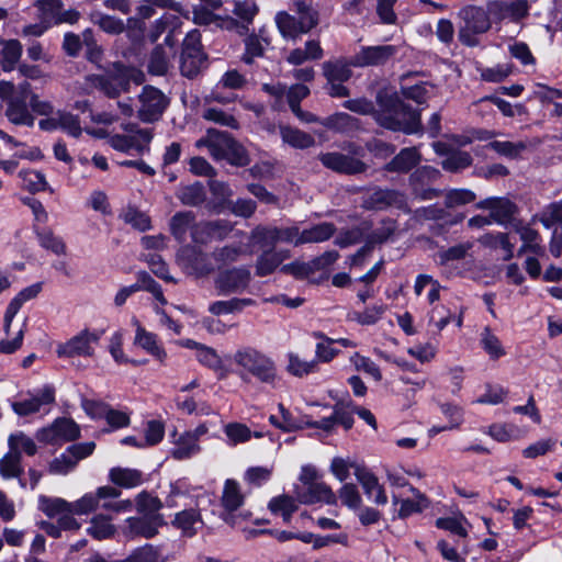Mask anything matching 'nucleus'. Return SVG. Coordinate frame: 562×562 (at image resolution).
Masks as SVG:
<instances>
[{
    "label": "nucleus",
    "instance_id": "nucleus-39",
    "mask_svg": "<svg viewBox=\"0 0 562 562\" xmlns=\"http://www.w3.org/2000/svg\"><path fill=\"white\" fill-rule=\"evenodd\" d=\"M24 472L22 467V456L20 451H9L0 459V475L4 480L20 479Z\"/></svg>",
    "mask_w": 562,
    "mask_h": 562
},
{
    "label": "nucleus",
    "instance_id": "nucleus-29",
    "mask_svg": "<svg viewBox=\"0 0 562 562\" xmlns=\"http://www.w3.org/2000/svg\"><path fill=\"white\" fill-rule=\"evenodd\" d=\"M233 12L240 21L231 20L228 29L236 31L239 35L247 34L254 18L258 13L257 4L250 0L239 1L235 3Z\"/></svg>",
    "mask_w": 562,
    "mask_h": 562
},
{
    "label": "nucleus",
    "instance_id": "nucleus-58",
    "mask_svg": "<svg viewBox=\"0 0 562 562\" xmlns=\"http://www.w3.org/2000/svg\"><path fill=\"white\" fill-rule=\"evenodd\" d=\"M224 434L227 437L229 446H237L249 441L252 437V431L249 427L241 423H228L224 426Z\"/></svg>",
    "mask_w": 562,
    "mask_h": 562
},
{
    "label": "nucleus",
    "instance_id": "nucleus-56",
    "mask_svg": "<svg viewBox=\"0 0 562 562\" xmlns=\"http://www.w3.org/2000/svg\"><path fill=\"white\" fill-rule=\"evenodd\" d=\"M515 232L520 236L522 243L529 246L530 252L536 255L543 254L544 248L541 245L540 235L536 229L529 225L519 223L515 225Z\"/></svg>",
    "mask_w": 562,
    "mask_h": 562
},
{
    "label": "nucleus",
    "instance_id": "nucleus-15",
    "mask_svg": "<svg viewBox=\"0 0 562 562\" xmlns=\"http://www.w3.org/2000/svg\"><path fill=\"white\" fill-rule=\"evenodd\" d=\"M5 116L14 125H24L32 127L35 117L30 110L27 99V81L18 85V91L13 98L7 102Z\"/></svg>",
    "mask_w": 562,
    "mask_h": 562
},
{
    "label": "nucleus",
    "instance_id": "nucleus-24",
    "mask_svg": "<svg viewBox=\"0 0 562 562\" xmlns=\"http://www.w3.org/2000/svg\"><path fill=\"white\" fill-rule=\"evenodd\" d=\"M295 498L301 504L306 505L315 504L318 502L334 505L337 502L335 493L322 480L305 486H296Z\"/></svg>",
    "mask_w": 562,
    "mask_h": 562
},
{
    "label": "nucleus",
    "instance_id": "nucleus-10",
    "mask_svg": "<svg viewBox=\"0 0 562 562\" xmlns=\"http://www.w3.org/2000/svg\"><path fill=\"white\" fill-rule=\"evenodd\" d=\"M205 54L201 45V34L193 30L187 34L182 43L180 71L184 77H195L205 64Z\"/></svg>",
    "mask_w": 562,
    "mask_h": 562
},
{
    "label": "nucleus",
    "instance_id": "nucleus-9",
    "mask_svg": "<svg viewBox=\"0 0 562 562\" xmlns=\"http://www.w3.org/2000/svg\"><path fill=\"white\" fill-rule=\"evenodd\" d=\"M351 58L339 57L324 61L322 65L323 76L327 80V91L333 98H345L349 95V89L344 86L352 76Z\"/></svg>",
    "mask_w": 562,
    "mask_h": 562
},
{
    "label": "nucleus",
    "instance_id": "nucleus-35",
    "mask_svg": "<svg viewBox=\"0 0 562 562\" xmlns=\"http://www.w3.org/2000/svg\"><path fill=\"white\" fill-rule=\"evenodd\" d=\"M195 224V215L191 211L178 212L170 220V232L180 243L187 240L188 232L192 234Z\"/></svg>",
    "mask_w": 562,
    "mask_h": 562
},
{
    "label": "nucleus",
    "instance_id": "nucleus-63",
    "mask_svg": "<svg viewBox=\"0 0 562 562\" xmlns=\"http://www.w3.org/2000/svg\"><path fill=\"white\" fill-rule=\"evenodd\" d=\"M9 449L34 456L37 452L35 441L22 431L11 434L8 439Z\"/></svg>",
    "mask_w": 562,
    "mask_h": 562
},
{
    "label": "nucleus",
    "instance_id": "nucleus-26",
    "mask_svg": "<svg viewBox=\"0 0 562 562\" xmlns=\"http://www.w3.org/2000/svg\"><path fill=\"white\" fill-rule=\"evenodd\" d=\"M355 476L361 484L366 496L376 505L387 504V495L384 487L379 483L378 477L367 468L357 465Z\"/></svg>",
    "mask_w": 562,
    "mask_h": 562
},
{
    "label": "nucleus",
    "instance_id": "nucleus-64",
    "mask_svg": "<svg viewBox=\"0 0 562 562\" xmlns=\"http://www.w3.org/2000/svg\"><path fill=\"white\" fill-rule=\"evenodd\" d=\"M324 125L340 133H347L357 128V120L344 112L336 113L326 119Z\"/></svg>",
    "mask_w": 562,
    "mask_h": 562
},
{
    "label": "nucleus",
    "instance_id": "nucleus-5",
    "mask_svg": "<svg viewBox=\"0 0 562 562\" xmlns=\"http://www.w3.org/2000/svg\"><path fill=\"white\" fill-rule=\"evenodd\" d=\"M234 362L241 369V379L250 374L262 383L272 384L277 378L274 361L254 347H241L234 355Z\"/></svg>",
    "mask_w": 562,
    "mask_h": 562
},
{
    "label": "nucleus",
    "instance_id": "nucleus-30",
    "mask_svg": "<svg viewBox=\"0 0 562 562\" xmlns=\"http://www.w3.org/2000/svg\"><path fill=\"white\" fill-rule=\"evenodd\" d=\"M171 522L187 537L194 536L203 527L200 510L195 508H188L177 513Z\"/></svg>",
    "mask_w": 562,
    "mask_h": 562
},
{
    "label": "nucleus",
    "instance_id": "nucleus-41",
    "mask_svg": "<svg viewBox=\"0 0 562 562\" xmlns=\"http://www.w3.org/2000/svg\"><path fill=\"white\" fill-rule=\"evenodd\" d=\"M250 239L260 250L278 249L276 246L279 241L277 226H257L251 231Z\"/></svg>",
    "mask_w": 562,
    "mask_h": 562
},
{
    "label": "nucleus",
    "instance_id": "nucleus-62",
    "mask_svg": "<svg viewBox=\"0 0 562 562\" xmlns=\"http://www.w3.org/2000/svg\"><path fill=\"white\" fill-rule=\"evenodd\" d=\"M472 161L473 159L469 153L453 150L442 160L441 166L447 171L458 172L470 167Z\"/></svg>",
    "mask_w": 562,
    "mask_h": 562
},
{
    "label": "nucleus",
    "instance_id": "nucleus-53",
    "mask_svg": "<svg viewBox=\"0 0 562 562\" xmlns=\"http://www.w3.org/2000/svg\"><path fill=\"white\" fill-rule=\"evenodd\" d=\"M34 7L40 12V20L49 25H55L60 10L64 8L61 0H36Z\"/></svg>",
    "mask_w": 562,
    "mask_h": 562
},
{
    "label": "nucleus",
    "instance_id": "nucleus-51",
    "mask_svg": "<svg viewBox=\"0 0 562 562\" xmlns=\"http://www.w3.org/2000/svg\"><path fill=\"white\" fill-rule=\"evenodd\" d=\"M90 495L98 496V505L93 508L92 512L97 509H104L106 512L115 513V499L121 495V491L113 486H100L95 492H90Z\"/></svg>",
    "mask_w": 562,
    "mask_h": 562
},
{
    "label": "nucleus",
    "instance_id": "nucleus-45",
    "mask_svg": "<svg viewBox=\"0 0 562 562\" xmlns=\"http://www.w3.org/2000/svg\"><path fill=\"white\" fill-rule=\"evenodd\" d=\"M177 196L184 205L198 206L206 199V192L201 182H194L189 186L180 187Z\"/></svg>",
    "mask_w": 562,
    "mask_h": 562
},
{
    "label": "nucleus",
    "instance_id": "nucleus-44",
    "mask_svg": "<svg viewBox=\"0 0 562 562\" xmlns=\"http://www.w3.org/2000/svg\"><path fill=\"white\" fill-rule=\"evenodd\" d=\"M280 135L285 144L299 149L308 148L315 143L313 136L291 126H281Z\"/></svg>",
    "mask_w": 562,
    "mask_h": 562
},
{
    "label": "nucleus",
    "instance_id": "nucleus-12",
    "mask_svg": "<svg viewBox=\"0 0 562 562\" xmlns=\"http://www.w3.org/2000/svg\"><path fill=\"white\" fill-rule=\"evenodd\" d=\"M212 256L195 247H183L177 255L178 265L190 276L202 278L214 271Z\"/></svg>",
    "mask_w": 562,
    "mask_h": 562
},
{
    "label": "nucleus",
    "instance_id": "nucleus-3",
    "mask_svg": "<svg viewBox=\"0 0 562 562\" xmlns=\"http://www.w3.org/2000/svg\"><path fill=\"white\" fill-rule=\"evenodd\" d=\"M295 14L280 11L276 14L277 27L284 40H297L307 34L319 21L318 12L313 9L312 0H291Z\"/></svg>",
    "mask_w": 562,
    "mask_h": 562
},
{
    "label": "nucleus",
    "instance_id": "nucleus-47",
    "mask_svg": "<svg viewBox=\"0 0 562 562\" xmlns=\"http://www.w3.org/2000/svg\"><path fill=\"white\" fill-rule=\"evenodd\" d=\"M480 344L492 360H497L506 355L499 338L492 333L490 327H484L480 335Z\"/></svg>",
    "mask_w": 562,
    "mask_h": 562
},
{
    "label": "nucleus",
    "instance_id": "nucleus-27",
    "mask_svg": "<svg viewBox=\"0 0 562 562\" xmlns=\"http://www.w3.org/2000/svg\"><path fill=\"white\" fill-rule=\"evenodd\" d=\"M42 285H43L42 282H36L32 285H29V286L24 288L23 290H21L10 301V303L5 310V313H4V317H3V323H4L3 330L7 335H9L12 321L15 317V315L19 313L22 305L25 302L36 297L40 294V292L42 291Z\"/></svg>",
    "mask_w": 562,
    "mask_h": 562
},
{
    "label": "nucleus",
    "instance_id": "nucleus-37",
    "mask_svg": "<svg viewBox=\"0 0 562 562\" xmlns=\"http://www.w3.org/2000/svg\"><path fill=\"white\" fill-rule=\"evenodd\" d=\"M110 481L124 488H133L143 483L140 471L127 468H112L109 473Z\"/></svg>",
    "mask_w": 562,
    "mask_h": 562
},
{
    "label": "nucleus",
    "instance_id": "nucleus-43",
    "mask_svg": "<svg viewBox=\"0 0 562 562\" xmlns=\"http://www.w3.org/2000/svg\"><path fill=\"white\" fill-rule=\"evenodd\" d=\"M87 532L97 540H103L112 537L115 532V527L112 524V516L102 514L93 516Z\"/></svg>",
    "mask_w": 562,
    "mask_h": 562
},
{
    "label": "nucleus",
    "instance_id": "nucleus-11",
    "mask_svg": "<svg viewBox=\"0 0 562 562\" xmlns=\"http://www.w3.org/2000/svg\"><path fill=\"white\" fill-rule=\"evenodd\" d=\"M35 437L45 445H60L77 440L80 437V427L71 418L58 417L47 427L38 429Z\"/></svg>",
    "mask_w": 562,
    "mask_h": 562
},
{
    "label": "nucleus",
    "instance_id": "nucleus-32",
    "mask_svg": "<svg viewBox=\"0 0 562 562\" xmlns=\"http://www.w3.org/2000/svg\"><path fill=\"white\" fill-rule=\"evenodd\" d=\"M0 65L3 71L9 72L15 69L19 64L23 47L18 40H2L0 37Z\"/></svg>",
    "mask_w": 562,
    "mask_h": 562
},
{
    "label": "nucleus",
    "instance_id": "nucleus-1",
    "mask_svg": "<svg viewBox=\"0 0 562 562\" xmlns=\"http://www.w3.org/2000/svg\"><path fill=\"white\" fill-rule=\"evenodd\" d=\"M376 104L366 98L350 99L342 106L351 112L372 114L376 123L391 131L416 134L422 131L420 110L405 104L393 89H381L376 93Z\"/></svg>",
    "mask_w": 562,
    "mask_h": 562
},
{
    "label": "nucleus",
    "instance_id": "nucleus-46",
    "mask_svg": "<svg viewBox=\"0 0 562 562\" xmlns=\"http://www.w3.org/2000/svg\"><path fill=\"white\" fill-rule=\"evenodd\" d=\"M256 302L249 297H234L228 301H215L209 306L210 313L213 315H223L235 312H240L247 306L255 305Z\"/></svg>",
    "mask_w": 562,
    "mask_h": 562
},
{
    "label": "nucleus",
    "instance_id": "nucleus-22",
    "mask_svg": "<svg viewBox=\"0 0 562 562\" xmlns=\"http://www.w3.org/2000/svg\"><path fill=\"white\" fill-rule=\"evenodd\" d=\"M487 10L493 20L518 21L528 14L529 7L526 0H493L487 3Z\"/></svg>",
    "mask_w": 562,
    "mask_h": 562
},
{
    "label": "nucleus",
    "instance_id": "nucleus-33",
    "mask_svg": "<svg viewBox=\"0 0 562 562\" xmlns=\"http://www.w3.org/2000/svg\"><path fill=\"white\" fill-rule=\"evenodd\" d=\"M420 160V155L415 147L403 148L390 162L385 170L391 172H407Z\"/></svg>",
    "mask_w": 562,
    "mask_h": 562
},
{
    "label": "nucleus",
    "instance_id": "nucleus-61",
    "mask_svg": "<svg viewBox=\"0 0 562 562\" xmlns=\"http://www.w3.org/2000/svg\"><path fill=\"white\" fill-rule=\"evenodd\" d=\"M138 288V291H147L154 295V297L161 304L166 305L167 300L164 295L162 289L158 282H156L150 274L146 271H140L137 274V282L134 283Z\"/></svg>",
    "mask_w": 562,
    "mask_h": 562
},
{
    "label": "nucleus",
    "instance_id": "nucleus-8",
    "mask_svg": "<svg viewBox=\"0 0 562 562\" xmlns=\"http://www.w3.org/2000/svg\"><path fill=\"white\" fill-rule=\"evenodd\" d=\"M98 496L85 494L76 502H67L59 497H38V508L49 518L60 516L66 512H76L77 515H88L98 505Z\"/></svg>",
    "mask_w": 562,
    "mask_h": 562
},
{
    "label": "nucleus",
    "instance_id": "nucleus-60",
    "mask_svg": "<svg viewBox=\"0 0 562 562\" xmlns=\"http://www.w3.org/2000/svg\"><path fill=\"white\" fill-rule=\"evenodd\" d=\"M202 116L206 121L222 126L231 127L233 130H237L239 127L238 121L232 113L216 106H209L205 109Z\"/></svg>",
    "mask_w": 562,
    "mask_h": 562
},
{
    "label": "nucleus",
    "instance_id": "nucleus-52",
    "mask_svg": "<svg viewBox=\"0 0 562 562\" xmlns=\"http://www.w3.org/2000/svg\"><path fill=\"white\" fill-rule=\"evenodd\" d=\"M286 371L294 376L302 378L317 370V360H303L294 352L288 353Z\"/></svg>",
    "mask_w": 562,
    "mask_h": 562
},
{
    "label": "nucleus",
    "instance_id": "nucleus-31",
    "mask_svg": "<svg viewBox=\"0 0 562 562\" xmlns=\"http://www.w3.org/2000/svg\"><path fill=\"white\" fill-rule=\"evenodd\" d=\"M134 345L138 346L159 362L164 363L167 352L155 333L145 328H138V335H135Z\"/></svg>",
    "mask_w": 562,
    "mask_h": 562
},
{
    "label": "nucleus",
    "instance_id": "nucleus-20",
    "mask_svg": "<svg viewBox=\"0 0 562 562\" xmlns=\"http://www.w3.org/2000/svg\"><path fill=\"white\" fill-rule=\"evenodd\" d=\"M318 159L324 167L338 173L357 175L367 169L360 159L337 151L319 154Z\"/></svg>",
    "mask_w": 562,
    "mask_h": 562
},
{
    "label": "nucleus",
    "instance_id": "nucleus-55",
    "mask_svg": "<svg viewBox=\"0 0 562 562\" xmlns=\"http://www.w3.org/2000/svg\"><path fill=\"white\" fill-rule=\"evenodd\" d=\"M35 233L41 247L50 250L55 255H64L66 252V245L63 239L56 236L49 228L38 229L35 227Z\"/></svg>",
    "mask_w": 562,
    "mask_h": 562
},
{
    "label": "nucleus",
    "instance_id": "nucleus-59",
    "mask_svg": "<svg viewBox=\"0 0 562 562\" xmlns=\"http://www.w3.org/2000/svg\"><path fill=\"white\" fill-rule=\"evenodd\" d=\"M273 514H280L285 522H289L292 514L296 512L295 499L289 495L273 497L268 505Z\"/></svg>",
    "mask_w": 562,
    "mask_h": 562
},
{
    "label": "nucleus",
    "instance_id": "nucleus-40",
    "mask_svg": "<svg viewBox=\"0 0 562 562\" xmlns=\"http://www.w3.org/2000/svg\"><path fill=\"white\" fill-rule=\"evenodd\" d=\"M89 19L106 34L119 35L125 31V23L123 20L105 14L101 11H92L89 14Z\"/></svg>",
    "mask_w": 562,
    "mask_h": 562
},
{
    "label": "nucleus",
    "instance_id": "nucleus-18",
    "mask_svg": "<svg viewBox=\"0 0 562 562\" xmlns=\"http://www.w3.org/2000/svg\"><path fill=\"white\" fill-rule=\"evenodd\" d=\"M103 333L104 330L89 331L88 329H85L69 339L65 345L60 346L57 353L60 357H91L93 355L92 344H97Z\"/></svg>",
    "mask_w": 562,
    "mask_h": 562
},
{
    "label": "nucleus",
    "instance_id": "nucleus-25",
    "mask_svg": "<svg viewBox=\"0 0 562 562\" xmlns=\"http://www.w3.org/2000/svg\"><path fill=\"white\" fill-rule=\"evenodd\" d=\"M290 257V250L284 248L261 250L255 263L256 276L262 278L274 273Z\"/></svg>",
    "mask_w": 562,
    "mask_h": 562
},
{
    "label": "nucleus",
    "instance_id": "nucleus-48",
    "mask_svg": "<svg viewBox=\"0 0 562 562\" xmlns=\"http://www.w3.org/2000/svg\"><path fill=\"white\" fill-rule=\"evenodd\" d=\"M386 306L384 304H374L368 306L363 312L353 311L348 314L350 321L357 322L363 326L376 324L385 313Z\"/></svg>",
    "mask_w": 562,
    "mask_h": 562
},
{
    "label": "nucleus",
    "instance_id": "nucleus-49",
    "mask_svg": "<svg viewBox=\"0 0 562 562\" xmlns=\"http://www.w3.org/2000/svg\"><path fill=\"white\" fill-rule=\"evenodd\" d=\"M472 247L473 243L464 241L447 249H441L437 252L438 262L441 266H447L451 262L463 260Z\"/></svg>",
    "mask_w": 562,
    "mask_h": 562
},
{
    "label": "nucleus",
    "instance_id": "nucleus-34",
    "mask_svg": "<svg viewBox=\"0 0 562 562\" xmlns=\"http://www.w3.org/2000/svg\"><path fill=\"white\" fill-rule=\"evenodd\" d=\"M270 45L269 38L265 35V31L260 30L258 34H250L245 38V53L241 60L245 64H252L255 58L262 57L265 48Z\"/></svg>",
    "mask_w": 562,
    "mask_h": 562
},
{
    "label": "nucleus",
    "instance_id": "nucleus-42",
    "mask_svg": "<svg viewBox=\"0 0 562 562\" xmlns=\"http://www.w3.org/2000/svg\"><path fill=\"white\" fill-rule=\"evenodd\" d=\"M201 448L199 443L194 441V438L189 434L183 432L175 441L173 448L170 451L171 457L175 460L182 461L192 458L200 452Z\"/></svg>",
    "mask_w": 562,
    "mask_h": 562
},
{
    "label": "nucleus",
    "instance_id": "nucleus-7",
    "mask_svg": "<svg viewBox=\"0 0 562 562\" xmlns=\"http://www.w3.org/2000/svg\"><path fill=\"white\" fill-rule=\"evenodd\" d=\"M460 16L464 25L459 30V41L469 47L476 46L479 43L476 35L487 32L491 27L492 16L488 10L470 5L460 11Z\"/></svg>",
    "mask_w": 562,
    "mask_h": 562
},
{
    "label": "nucleus",
    "instance_id": "nucleus-16",
    "mask_svg": "<svg viewBox=\"0 0 562 562\" xmlns=\"http://www.w3.org/2000/svg\"><path fill=\"white\" fill-rule=\"evenodd\" d=\"M138 99V117L146 123L159 120L168 105L167 97L153 86H145Z\"/></svg>",
    "mask_w": 562,
    "mask_h": 562
},
{
    "label": "nucleus",
    "instance_id": "nucleus-17",
    "mask_svg": "<svg viewBox=\"0 0 562 562\" xmlns=\"http://www.w3.org/2000/svg\"><path fill=\"white\" fill-rule=\"evenodd\" d=\"M364 206L372 210L394 207L411 213L407 198L404 193L392 189H375L364 200Z\"/></svg>",
    "mask_w": 562,
    "mask_h": 562
},
{
    "label": "nucleus",
    "instance_id": "nucleus-21",
    "mask_svg": "<svg viewBox=\"0 0 562 562\" xmlns=\"http://www.w3.org/2000/svg\"><path fill=\"white\" fill-rule=\"evenodd\" d=\"M125 522V535L127 537H143L146 539L154 538L158 533V529L165 525V520L161 515L128 517Z\"/></svg>",
    "mask_w": 562,
    "mask_h": 562
},
{
    "label": "nucleus",
    "instance_id": "nucleus-38",
    "mask_svg": "<svg viewBox=\"0 0 562 562\" xmlns=\"http://www.w3.org/2000/svg\"><path fill=\"white\" fill-rule=\"evenodd\" d=\"M171 57H173L171 49H167L164 45H157L150 53L148 71L156 76L167 74Z\"/></svg>",
    "mask_w": 562,
    "mask_h": 562
},
{
    "label": "nucleus",
    "instance_id": "nucleus-54",
    "mask_svg": "<svg viewBox=\"0 0 562 562\" xmlns=\"http://www.w3.org/2000/svg\"><path fill=\"white\" fill-rule=\"evenodd\" d=\"M409 491L416 496V499H403L398 509V517L406 518L415 513L423 512L428 506L427 498L414 486H409Z\"/></svg>",
    "mask_w": 562,
    "mask_h": 562
},
{
    "label": "nucleus",
    "instance_id": "nucleus-23",
    "mask_svg": "<svg viewBox=\"0 0 562 562\" xmlns=\"http://www.w3.org/2000/svg\"><path fill=\"white\" fill-rule=\"evenodd\" d=\"M440 176V171L430 166H424L416 169L409 177L411 186L414 194L420 200H431L440 195L437 189H424L425 184L436 181Z\"/></svg>",
    "mask_w": 562,
    "mask_h": 562
},
{
    "label": "nucleus",
    "instance_id": "nucleus-57",
    "mask_svg": "<svg viewBox=\"0 0 562 562\" xmlns=\"http://www.w3.org/2000/svg\"><path fill=\"white\" fill-rule=\"evenodd\" d=\"M486 147L493 149L501 156L509 159H516L527 149V144L525 142L514 143L508 140H493L490 142Z\"/></svg>",
    "mask_w": 562,
    "mask_h": 562
},
{
    "label": "nucleus",
    "instance_id": "nucleus-36",
    "mask_svg": "<svg viewBox=\"0 0 562 562\" xmlns=\"http://www.w3.org/2000/svg\"><path fill=\"white\" fill-rule=\"evenodd\" d=\"M336 232V227L331 223H319L311 228L301 232L296 246L308 243H323L328 240Z\"/></svg>",
    "mask_w": 562,
    "mask_h": 562
},
{
    "label": "nucleus",
    "instance_id": "nucleus-4",
    "mask_svg": "<svg viewBox=\"0 0 562 562\" xmlns=\"http://www.w3.org/2000/svg\"><path fill=\"white\" fill-rule=\"evenodd\" d=\"M195 147H206L215 160H225L239 167L249 164L247 150L226 132L209 128L205 136L195 142Z\"/></svg>",
    "mask_w": 562,
    "mask_h": 562
},
{
    "label": "nucleus",
    "instance_id": "nucleus-50",
    "mask_svg": "<svg viewBox=\"0 0 562 562\" xmlns=\"http://www.w3.org/2000/svg\"><path fill=\"white\" fill-rule=\"evenodd\" d=\"M125 559L127 562H166L161 549L153 544L136 548Z\"/></svg>",
    "mask_w": 562,
    "mask_h": 562
},
{
    "label": "nucleus",
    "instance_id": "nucleus-2",
    "mask_svg": "<svg viewBox=\"0 0 562 562\" xmlns=\"http://www.w3.org/2000/svg\"><path fill=\"white\" fill-rule=\"evenodd\" d=\"M87 80L104 95L114 99L122 93H127L132 83L142 85L145 81V75L135 67L115 63L104 74L91 75Z\"/></svg>",
    "mask_w": 562,
    "mask_h": 562
},
{
    "label": "nucleus",
    "instance_id": "nucleus-14",
    "mask_svg": "<svg viewBox=\"0 0 562 562\" xmlns=\"http://www.w3.org/2000/svg\"><path fill=\"white\" fill-rule=\"evenodd\" d=\"M251 273L246 267H234L221 271L215 280L214 286L218 295H231L243 293L250 284Z\"/></svg>",
    "mask_w": 562,
    "mask_h": 562
},
{
    "label": "nucleus",
    "instance_id": "nucleus-6",
    "mask_svg": "<svg viewBox=\"0 0 562 562\" xmlns=\"http://www.w3.org/2000/svg\"><path fill=\"white\" fill-rule=\"evenodd\" d=\"M56 402V389L53 384H44L42 387L27 391L18 400L10 401L12 411L19 417H27L40 414L45 416L50 413Z\"/></svg>",
    "mask_w": 562,
    "mask_h": 562
},
{
    "label": "nucleus",
    "instance_id": "nucleus-13",
    "mask_svg": "<svg viewBox=\"0 0 562 562\" xmlns=\"http://www.w3.org/2000/svg\"><path fill=\"white\" fill-rule=\"evenodd\" d=\"M397 52L398 48L391 44L361 46L351 56V64L356 68L381 67L394 59Z\"/></svg>",
    "mask_w": 562,
    "mask_h": 562
},
{
    "label": "nucleus",
    "instance_id": "nucleus-28",
    "mask_svg": "<svg viewBox=\"0 0 562 562\" xmlns=\"http://www.w3.org/2000/svg\"><path fill=\"white\" fill-rule=\"evenodd\" d=\"M479 209L490 210V217L492 222L498 224H507L516 211V206L507 199L490 198L476 204Z\"/></svg>",
    "mask_w": 562,
    "mask_h": 562
},
{
    "label": "nucleus",
    "instance_id": "nucleus-19",
    "mask_svg": "<svg viewBox=\"0 0 562 562\" xmlns=\"http://www.w3.org/2000/svg\"><path fill=\"white\" fill-rule=\"evenodd\" d=\"M244 498L239 483L233 479H227L224 483L221 497L222 506L224 508L222 518L226 524L231 526H235L237 524V519L240 516L236 515L235 512L243 506Z\"/></svg>",
    "mask_w": 562,
    "mask_h": 562
}]
</instances>
